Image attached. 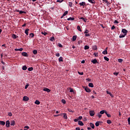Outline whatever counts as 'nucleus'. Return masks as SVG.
Instances as JSON below:
<instances>
[{
	"label": "nucleus",
	"mask_w": 130,
	"mask_h": 130,
	"mask_svg": "<svg viewBox=\"0 0 130 130\" xmlns=\"http://www.w3.org/2000/svg\"><path fill=\"white\" fill-rule=\"evenodd\" d=\"M83 88L84 89L85 91H86V92L87 93H90L91 92V89H90L89 88H88V86H83Z\"/></svg>",
	"instance_id": "obj_1"
},
{
	"label": "nucleus",
	"mask_w": 130,
	"mask_h": 130,
	"mask_svg": "<svg viewBox=\"0 0 130 130\" xmlns=\"http://www.w3.org/2000/svg\"><path fill=\"white\" fill-rule=\"evenodd\" d=\"M79 5L81 7H83V9H84V8H85V7H86V3L84 2H82L81 3H79Z\"/></svg>",
	"instance_id": "obj_2"
},
{
	"label": "nucleus",
	"mask_w": 130,
	"mask_h": 130,
	"mask_svg": "<svg viewBox=\"0 0 130 130\" xmlns=\"http://www.w3.org/2000/svg\"><path fill=\"white\" fill-rule=\"evenodd\" d=\"M89 114L90 116H94L95 115V111L93 110H91L89 111Z\"/></svg>",
	"instance_id": "obj_3"
},
{
	"label": "nucleus",
	"mask_w": 130,
	"mask_h": 130,
	"mask_svg": "<svg viewBox=\"0 0 130 130\" xmlns=\"http://www.w3.org/2000/svg\"><path fill=\"white\" fill-rule=\"evenodd\" d=\"M127 30L124 29V28H123L122 29V33H123V34H124V35H126V34H127Z\"/></svg>",
	"instance_id": "obj_4"
},
{
	"label": "nucleus",
	"mask_w": 130,
	"mask_h": 130,
	"mask_svg": "<svg viewBox=\"0 0 130 130\" xmlns=\"http://www.w3.org/2000/svg\"><path fill=\"white\" fill-rule=\"evenodd\" d=\"M23 101H29V98H28L27 96H24L23 98Z\"/></svg>",
	"instance_id": "obj_5"
},
{
	"label": "nucleus",
	"mask_w": 130,
	"mask_h": 130,
	"mask_svg": "<svg viewBox=\"0 0 130 130\" xmlns=\"http://www.w3.org/2000/svg\"><path fill=\"white\" fill-rule=\"evenodd\" d=\"M43 91H45V92H47V93H49V92H50V89L45 87L44 88Z\"/></svg>",
	"instance_id": "obj_6"
},
{
	"label": "nucleus",
	"mask_w": 130,
	"mask_h": 130,
	"mask_svg": "<svg viewBox=\"0 0 130 130\" xmlns=\"http://www.w3.org/2000/svg\"><path fill=\"white\" fill-rule=\"evenodd\" d=\"M91 62H92V63L95 64L96 63H98V61H97V59H96V58H95L93 60H91Z\"/></svg>",
	"instance_id": "obj_7"
},
{
	"label": "nucleus",
	"mask_w": 130,
	"mask_h": 130,
	"mask_svg": "<svg viewBox=\"0 0 130 130\" xmlns=\"http://www.w3.org/2000/svg\"><path fill=\"white\" fill-rule=\"evenodd\" d=\"M15 124H16V121H15V120H11L10 122V125L14 126Z\"/></svg>",
	"instance_id": "obj_8"
},
{
	"label": "nucleus",
	"mask_w": 130,
	"mask_h": 130,
	"mask_svg": "<svg viewBox=\"0 0 130 130\" xmlns=\"http://www.w3.org/2000/svg\"><path fill=\"white\" fill-rule=\"evenodd\" d=\"M6 126L7 127H10V120H7L6 121Z\"/></svg>",
	"instance_id": "obj_9"
},
{
	"label": "nucleus",
	"mask_w": 130,
	"mask_h": 130,
	"mask_svg": "<svg viewBox=\"0 0 130 130\" xmlns=\"http://www.w3.org/2000/svg\"><path fill=\"white\" fill-rule=\"evenodd\" d=\"M21 54L23 55V56H26V57H28V54L25 52H22Z\"/></svg>",
	"instance_id": "obj_10"
},
{
	"label": "nucleus",
	"mask_w": 130,
	"mask_h": 130,
	"mask_svg": "<svg viewBox=\"0 0 130 130\" xmlns=\"http://www.w3.org/2000/svg\"><path fill=\"white\" fill-rule=\"evenodd\" d=\"M18 37H19V36H17L16 35H15V34L12 35V38H13V39H17Z\"/></svg>",
	"instance_id": "obj_11"
},
{
	"label": "nucleus",
	"mask_w": 130,
	"mask_h": 130,
	"mask_svg": "<svg viewBox=\"0 0 130 130\" xmlns=\"http://www.w3.org/2000/svg\"><path fill=\"white\" fill-rule=\"evenodd\" d=\"M89 125L90 126H91V128H92L93 129L95 128V125L92 123H90Z\"/></svg>",
	"instance_id": "obj_12"
},
{
	"label": "nucleus",
	"mask_w": 130,
	"mask_h": 130,
	"mask_svg": "<svg viewBox=\"0 0 130 130\" xmlns=\"http://www.w3.org/2000/svg\"><path fill=\"white\" fill-rule=\"evenodd\" d=\"M78 123L79 125H81V126L84 125V123H83V122H82V121H78Z\"/></svg>",
	"instance_id": "obj_13"
},
{
	"label": "nucleus",
	"mask_w": 130,
	"mask_h": 130,
	"mask_svg": "<svg viewBox=\"0 0 130 130\" xmlns=\"http://www.w3.org/2000/svg\"><path fill=\"white\" fill-rule=\"evenodd\" d=\"M88 2H89V3H90V4H95L96 2H95L94 0H88Z\"/></svg>",
	"instance_id": "obj_14"
},
{
	"label": "nucleus",
	"mask_w": 130,
	"mask_h": 130,
	"mask_svg": "<svg viewBox=\"0 0 130 130\" xmlns=\"http://www.w3.org/2000/svg\"><path fill=\"white\" fill-rule=\"evenodd\" d=\"M30 29H29V28L26 29L25 30V33L26 34V35H29V30Z\"/></svg>",
	"instance_id": "obj_15"
},
{
	"label": "nucleus",
	"mask_w": 130,
	"mask_h": 130,
	"mask_svg": "<svg viewBox=\"0 0 130 130\" xmlns=\"http://www.w3.org/2000/svg\"><path fill=\"white\" fill-rule=\"evenodd\" d=\"M63 117L64 118V119H68V116L67 115L66 113H63Z\"/></svg>",
	"instance_id": "obj_16"
},
{
	"label": "nucleus",
	"mask_w": 130,
	"mask_h": 130,
	"mask_svg": "<svg viewBox=\"0 0 130 130\" xmlns=\"http://www.w3.org/2000/svg\"><path fill=\"white\" fill-rule=\"evenodd\" d=\"M15 51H22L23 50V48H20L19 49H15Z\"/></svg>",
	"instance_id": "obj_17"
},
{
	"label": "nucleus",
	"mask_w": 130,
	"mask_h": 130,
	"mask_svg": "<svg viewBox=\"0 0 130 130\" xmlns=\"http://www.w3.org/2000/svg\"><path fill=\"white\" fill-rule=\"evenodd\" d=\"M88 87H90V88H93L94 85L92 83H90L88 84Z\"/></svg>",
	"instance_id": "obj_18"
},
{
	"label": "nucleus",
	"mask_w": 130,
	"mask_h": 130,
	"mask_svg": "<svg viewBox=\"0 0 130 130\" xmlns=\"http://www.w3.org/2000/svg\"><path fill=\"white\" fill-rule=\"evenodd\" d=\"M68 21H74L75 20V18L74 17H70L67 19Z\"/></svg>",
	"instance_id": "obj_19"
},
{
	"label": "nucleus",
	"mask_w": 130,
	"mask_h": 130,
	"mask_svg": "<svg viewBox=\"0 0 130 130\" xmlns=\"http://www.w3.org/2000/svg\"><path fill=\"white\" fill-rule=\"evenodd\" d=\"M35 104H37V105H39V104H40V102L37 100L35 102Z\"/></svg>",
	"instance_id": "obj_20"
},
{
	"label": "nucleus",
	"mask_w": 130,
	"mask_h": 130,
	"mask_svg": "<svg viewBox=\"0 0 130 130\" xmlns=\"http://www.w3.org/2000/svg\"><path fill=\"white\" fill-rule=\"evenodd\" d=\"M0 124L1 125H5V124H6V122L4 121H0Z\"/></svg>",
	"instance_id": "obj_21"
},
{
	"label": "nucleus",
	"mask_w": 130,
	"mask_h": 130,
	"mask_svg": "<svg viewBox=\"0 0 130 130\" xmlns=\"http://www.w3.org/2000/svg\"><path fill=\"white\" fill-rule=\"evenodd\" d=\"M77 39V36H74L72 38L73 41H76Z\"/></svg>",
	"instance_id": "obj_22"
},
{
	"label": "nucleus",
	"mask_w": 130,
	"mask_h": 130,
	"mask_svg": "<svg viewBox=\"0 0 130 130\" xmlns=\"http://www.w3.org/2000/svg\"><path fill=\"white\" fill-rule=\"evenodd\" d=\"M80 20H83V21H84V22H85L87 20V18H85L84 17H81Z\"/></svg>",
	"instance_id": "obj_23"
},
{
	"label": "nucleus",
	"mask_w": 130,
	"mask_h": 130,
	"mask_svg": "<svg viewBox=\"0 0 130 130\" xmlns=\"http://www.w3.org/2000/svg\"><path fill=\"white\" fill-rule=\"evenodd\" d=\"M77 29L78 30V31H80V32H82V29H81V27L80 26V25L77 26Z\"/></svg>",
	"instance_id": "obj_24"
},
{
	"label": "nucleus",
	"mask_w": 130,
	"mask_h": 130,
	"mask_svg": "<svg viewBox=\"0 0 130 130\" xmlns=\"http://www.w3.org/2000/svg\"><path fill=\"white\" fill-rule=\"evenodd\" d=\"M32 52L35 55H36L37 53H38V51L37 50H34Z\"/></svg>",
	"instance_id": "obj_25"
},
{
	"label": "nucleus",
	"mask_w": 130,
	"mask_h": 130,
	"mask_svg": "<svg viewBox=\"0 0 130 130\" xmlns=\"http://www.w3.org/2000/svg\"><path fill=\"white\" fill-rule=\"evenodd\" d=\"M27 70L29 72H32V71H33L34 69L32 67H30V68H28Z\"/></svg>",
	"instance_id": "obj_26"
},
{
	"label": "nucleus",
	"mask_w": 130,
	"mask_h": 130,
	"mask_svg": "<svg viewBox=\"0 0 130 130\" xmlns=\"http://www.w3.org/2000/svg\"><path fill=\"white\" fill-rule=\"evenodd\" d=\"M105 60H106L107 61H109V58L106 57V56H105L104 57Z\"/></svg>",
	"instance_id": "obj_27"
},
{
	"label": "nucleus",
	"mask_w": 130,
	"mask_h": 130,
	"mask_svg": "<svg viewBox=\"0 0 130 130\" xmlns=\"http://www.w3.org/2000/svg\"><path fill=\"white\" fill-rule=\"evenodd\" d=\"M105 112V110H103L100 112V114H104Z\"/></svg>",
	"instance_id": "obj_28"
},
{
	"label": "nucleus",
	"mask_w": 130,
	"mask_h": 130,
	"mask_svg": "<svg viewBox=\"0 0 130 130\" xmlns=\"http://www.w3.org/2000/svg\"><path fill=\"white\" fill-rule=\"evenodd\" d=\"M22 70H23V71H26V70H27V66H23Z\"/></svg>",
	"instance_id": "obj_29"
},
{
	"label": "nucleus",
	"mask_w": 130,
	"mask_h": 130,
	"mask_svg": "<svg viewBox=\"0 0 130 130\" xmlns=\"http://www.w3.org/2000/svg\"><path fill=\"white\" fill-rule=\"evenodd\" d=\"M69 13V11H65V12H64V13L63 14V16H67V15H68Z\"/></svg>",
	"instance_id": "obj_30"
},
{
	"label": "nucleus",
	"mask_w": 130,
	"mask_h": 130,
	"mask_svg": "<svg viewBox=\"0 0 130 130\" xmlns=\"http://www.w3.org/2000/svg\"><path fill=\"white\" fill-rule=\"evenodd\" d=\"M58 60H59V62H60V61H63V58H62V57H60L59 58V59H58Z\"/></svg>",
	"instance_id": "obj_31"
},
{
	"label": "nucleus",
	"mask_w": 130,
	"mask_h": 130,
	"mask_svg": "<svg viewBox=\"0 0 130 130\" xmlns=\"http://www.w3.org/2000/svg\"><path fill=\"white\" fill-rule=\"evenodd\" d=\"M125 35H120L119 38H123V37H125Z\"/></svg>",
	"instance_id": "obj_32"
},
{
	"label": "nucleus",
	"mask_w": 130,
	"mask_h": 130,
	"mask_svg": "<svg viewBox=\"0 0 130 130\" xmlns=\"http://www.w3.org/2000/svg\"><path fill=\"white\" fill-rule=\"evenodd\" d=\"M108 53V52H107V51H105V50H104V51H103V54H105L106 55Z\"/></svg>",
	"instance_id": "obj_33"
},
{
	"label": "nucleus",
	"mask_w": 130,
	"mask_h": 130,
	"mask_svg": "<svg viewBox=\"0 0 130 130\" xmlns=\"http://www.w3.org/2000/svg\"><path fill=\"white\" fill-rule=\"evenodd\" d=\"M50 40V41H54V40H55L54 37H51Z\"/></svg>",
	"instance_id": "obj_34"
},
{
	"label": "nucleus",
	"mask_w": 130,
	"mask_h": 130,
	"mask_svg": "<svg viewBox=\"0 0 130 130\" xmlns=\"http://www.w3.org/2000/svg\"><path fill=\"white\" fill-rule=\"evenodd\" d=\"M69 7H70V8H73V3L69 2Z\"/></svg>",
	"instance_id": "obj_35"
},
{
	"label": "nucleus",
	"mask_w": 130,
	"mask_h": 130,
	"mask_svg": "<svg viewBox=\"0 0 130 130\" xmlns=\"http://www.w3.org/2000/svg\"><path fill=\"white\" fill-rule=\"evenodd\" d=\"M107 123H108V124H110L112 123L111 120H107Z\"/></svg>",
	"instance_id": "obj_36"
},
{
	"label": "nucleus",
	"mask_w": 130,
	"mask_h": 130,
	"mask_svg": "<svg viewBox=\"0 0 130 130\" xmlns=\"http://www.w3.org/2000/svg\"><path fill=\"white\" fill-rule=\"evenodd\" d=\"M29 36H30V37H31V38H33V37H34V34H33V33H30V34H29Z\"/></svg>",
	"instance_id": "obj_37"
},
{
	"label": "nucleus",
	"mask_w": 130,
	"mask_h": 130,
	"mask_svg": "<svg viewBox=\"0 0 130 130\" xmlns=\"http://www.w3.org/2000/svg\"><path fill=\"white\" fill-rule=\"evenodd\" d=\"M89 48H90V47H89V46L86 45L84 46V49L85 50L89 49Z\"/></svg>",
	"instance_id": "obj_38"
},
{
	"label": "nucleus",
	"mask_w": 130,
	"mask_h": 130,
	"mask_svg": "<svg viewBox=\"0 0 130 130\" xmlns=\"http://www.w3.org/2000/svg\"><path fill=\"white\" fill-rule=\"evenodd\" d=\"M97 116H98L99 118H101V117H102V115H101L99 113H98L97 114Z\"/></svg>",
	"instance_id": "obj_39"
},
{
	"label": "nucleus",
	"mask_w": 130,
	"mask_h": 130,
	"mask_svg": "<svg viewBox=\"0 0 130 130\" xmlns=\"http://www.w3.org/2000/svg\"><path fill=\"white\" fill-rule=\"evenodd\" d=\"M100 123V121H97L95 122V126H98L99 125V124Z\"/></svg>",
	"instance_id": "obj_40"
},
{
	"label": "nucleus",
	"mask_w": 130,
	"mask_h": 130,
	"mask_svg": "<svg viewBox=\"0 0 130 130\" xmlns=\"http://www.w3.org/2000/svg\"><path fill=\"white\" fill-rule=\"evenodd\" d=\"M61 102L63 103V104H66L67 103V102L64 99L61 100Z\"/></svg>",
	"instance_id": "obj_41"
},
{
	"label": "nucleus",
	"mask_w": 130,
	"mask_h": 130,
	"mask_svg": "<svg viewBox=\"0 0 130 130\" xmlns=\"http://www.w3.org/2000/svg\"><path fill=\"white\" fill-rule=\"evenodd\" d=\"M42 34L43 35H44V36H46V35H47V32H42Z\"/></svg>",
	"instance_id": "obj_42"
},
{
	"label": "nucleus",
	"mask_w": 130,
	"mask_h": 130,
	"mask_svg": "<svg viewBox=\"0 0 130 130\" xmlns=\"http://www.w3.org/2000/svg\"><path fill=\"white\" fill-rule=\"evenodd\" d=\"M88 33H89V30L88 29H85L84 34H88Z\"/></svg>",
	"instance_id": "obj_43"
},
{
	"label": "nucleus",
	"mask_w": 130,
	"mask_h": 130,
	"mask_svg": "<svg viewBox=\"0 0 130 130\" xmlns=\"http://www.w3.org/2000/svg\"><path fill=\"white\" fill-rule=\"evenodd\" d=\"M78 73L79 74V75H80L81 76H83V75H84L83 72H78Z\"/></svg>",
	"instance_id": "obj_44"
},
{
	"label": "nucleus",
	"mask_w": 130,
	"mask_h": 130,
	"mask_svg": "<svg viewBox=\"0 0 130 130\" xmlns=\"http://www.w3.org/2000/svg\"><path fill=\"white\" fill-rule=\"evenodd\" d=\"M103 2L105 4H108V1L107 0H103Z\"/></svg>",
	"instance_id": "obj_45"
},
{
	"label": "nucleus",
	"mask_w": 130,
	"mask_h": 130,
	"mask_svg": "<svg viewBox=\"0 0 130 130\" xmlns=\"http://www.w3.org/2000/svg\"><path fill=\"white\" fill-rule=\"evenodd\" d=\"M19 14H26V12L23 11H20L19 12Z\"/></svg>",
	"instance_id": "obj_46"
},
{
	"label": "nucleus",
	"mask_w": 130,
	"mask_h": 130,
	"mask_svg": "<svg viewBox=\"0 0 130 130\" xmlns=\"http://www.w3.org/2000/svg\"><path fill=\"white\" fill-rule=\"evenodd\" d=\"M118 61L119 62H122V61H123V60L122 59H118Z\"/></svg>",
	"instance_id": "obj_47"
},
{
	"label": "nucleus",
	"mask_w": 130,
	"mask_h": 130,
	"mask_svg": "<svg viewBox=\"0 0 130 130\" xmlns=\"http://www.w3.org/2000/svg\"><path fill=\"white\" fill-rule=\"evenodd\" d=\"M119 74V73H118V72H114V73H113V75H114L115 76H118V74Z\"/></svg>",
	"instance_id": "obj_48"
},
{
	"label": "nucleus",
	"mask_w": 130,
	"mask_h": 130,
	"mask_svg": "<svg viewBox=\"0 0 130 130\" xmlns=\"http://www.w3.org/2000/svg\"><path fill=\"white\" fill-rule=\"evenodd\" d=\"M64 0H57L56 2L57 3H62Z\"/></svg>",
	"instance_id": "obj_49"
},
{
	"label": "nucleus",
	"mask_w": 130,
	"mask_h": 130,
	"mask_svg": "<svg viewBox=\"0 0 130 130\" xmlns=\"http://www.w3.org/2000/svg\"><path fill=\"white\" fill-rule=\"evenodd\" d=\"M68 110L69 111V112H74V111L71 109H68Z\"/></svg>",
	"instance_id": "obj_50"
},
{
	"label": "nucleus",
	"mask_w": 130,
	"mask_h": 130,
	"mask_svg": "<svg viewBox=\"0 0 130 130\" xmlns=\"http://www.w3.org/2000/svg\"><path fill=\"white\" fill-rule=\"evenodd\" d=\"M85 37H89V36H90V34H85Z\"/></svg>",
	"instance_id": "obj_51"
},
{
	"label": "nucleus",
	"mask_w": 130,
	"mask_h": 130,
	"mask_svg": "<svg viewBox=\"0 0 130 130\" xmlns=\"http://www.w3.org/2000/svg\"><path fill=\"white\" fill-rule=\"evenodd\" d=\"M70 93H73L74 92V90L73 88H70Z\"/></svg>",
	"instance_id": "obj_52"
},
{
	"label": "nucleus",
	"mask_w": 130,
	"mask_h": 130,
	"mask_svg": "<svg viewBox=\"0 0 130 130\" xmlns=\"http://www.w3.org/2000/svg\"><path fill=\"white\" fill-rule=\"evenodd\" d=\"M93 55L95 56L96 57L98 56V53H94Z\"/></svg>",
	"instance_id": "obj_53"
},
{
	"label": "nucleus",
	"mask_w": 130,
	"mask_h": 130,
	"mask_svg": "<svg viewBox=\"0 0 130 130\" xmlns=\"http://www.w3.org/2000/svg\"><path fill=\"white\" fill-rule=\"evenodd\" d=\"M29 87V84H27L25 86V89H27Z\"/></svg>",
	"instance_id": "obj_54"
},
{
	"label": "nucleus",
	"mask_w": 130,
	"mask_h": 130,
	"mask_svg": "<svg viewBox=\"0 0 130 130\" xmlns=\"http://www.w3.org/2000/svg\"><path fill=\"white\" fill-rule=\"evenodd\" d=\"M82 118H83V117L82 116H79L78 119V120H81L82 119Z\"/></svg>",
	"instance_id": "obj_55"
},
{
	"label": "nucleus",
	"mask_w": 130,
	"mask_h": 130,
	"mask_svg": "<svg viewBox=\"0 0 130 130\" xmlns=\"http://www.w3.org/2000/svg\"><path fill=\"white\" fill-rule=\"evenodd\" d=\"M74 121H75V122H77V121H79V119L78 118L75 119Z\"/></svg>",
	"instance_id": "obj_56"
},
{
	"label": "nucleus",
	"mask_w": 130,
	"mask_h": 130,
	"mask_svg": "<svg viewBox=\"0 0 130 130\" xmlns=\"http://www.w3.org/2000/svg\"><path fill=\"white\" fill-rule=\"evenodd\" d=\"M128 123L130 125V117H129L127 119Z\"/></svg>",
	"instance_id": "obj_57"
},
{
	"label": "nucleus",
	"mask_w": 130,
	"mask_h": 130,
	"mask_svg": "<svg viewBox=\"0 0 130 130\" xmlns=\"http://www.w3.org/2000/svg\"><path fill=\"white\" fill-rule=\"evenodd\" d=\"M114 24H118V21H117V20H115V21H114Z\"/></svg>",
	"instance_id": "obj_58"
},
{
	"label": "nucleus",
	"mask_w": 130,
	"mask_h": 130,
	"mask_svg": "<svg viewBox=\"0 0 130 130\" xmlns=\"http://www.w3.org/2000/svg\"><path fill=\"white\" fill-rule=\"evenodd\" d=\"M107 116L108 117H111V115H110V114H107Z\"/></svg>",
	"instance_id": "obj_59"
},
{
	"label": "nucleus",
	"mask_w": 130,
	"mask_h": 130,
	"mask_svg": "<svg viewBox=\"0 0 130 130\" xmlns=\"http://www.w3.org/2000/svg\"><path fill=\"white\" fill-rule=\"evenodd\" d=\"M114 29H115V26L114 25H112V26L111 27V29L114 30Z\"/></svg>",
	"instance_id": "obj_60"
},
{
	"label": "nucleus",
	"mask_w": 130,
	"mask_h": 130,
	"mask_svg": "<svg viewBox=\"0 0 130 130\" xmlns=\"http://www.w3.org/2000/svg\"><path fill=\"white\" fill-rule=\"evenodd\" d=\"M56 56H57V57H59L60 54L59 53L56 54Z\"/></svg>",
	"instance_id": "obj_61"
},
{
	"label": "nucleus",
	"mask_w": 130,
	"mask_h": 130,
	"mask_svg": "<svg viewBox=\"0 0 130 130\" xmlns=\"http://www.w3.org/2000/svg\"><path fill=\"white\" fill-rule=\"evenodd\" d=\"M58 46L59 47H62V45H61V44H58Z\"/></svg>",
	"instance_id": "obj_62"
},
{
	"label": "nucleus",
	"mask_w": 130,
	"mask_h": 130,
	"mask_svg": "<svg viewBox=\"0 0 130 130\" xmlns=\"http://www.w3.org/2000/svg\"><path fill=\"white\" fill-rule=\"evenodd\" d=\"M8 115H9V116H12V113L10 112V113H8Z\"/></svg>",
	"instance_id": "obj_63"
},
{
	"label": "nucleus",
	"mask_w": 130,
	"mask_h": 130,
	"mask_svg": "<svg viewBox=\"0 0 130 130\" xmlns=\"http://www.w3.org/2000/svg\"><path fill=\"white\" fill-rule=\"evenodd\" d=\"M76 130H80V129H81V128L78 127H76Z\"/></svg>",
	"instance_id": "obj_64"
}]
</instances>
